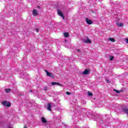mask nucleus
Returning <instances> with one entry per match:
<instances>
[{
	"label": "nucleus",
	"mask_w": 128,
	"mask_h": 128,
	"mask_svg": "<svg viewBox=\"0 0 128 128\" xmlns=\"http://www.w3.org/2000/svg\"><path fill=\"white\" fill-rule=\"evenodd\" d=\"M108 40L112 42H116V40H114V38H109Z\"/></svg>",
	"instance_id": "obj_15"
},
{
	"label": "nucleus",
	"mask_w": 128,
	"mask_h": 128,
	"mask_svg": "<svg viewBox=\"0 0 128 128\" xmlns=\"http://www.w3.org/2000/svg\"><path fill=\"white\" fill-rule=\"evenodd\" d=\"M35 30L36 32H38V30H39L38 29L36 28Z\"/></svg>",
	"instance_id": "obj_21"
},
{
	"label": "nucleus",
	"mask_w": 128,
	"mask_h": 128,
	"mask_svg": "<svg viewBox=\"0 0 128 128\" xmlns=\"http://www.w3.org/2000/svg\"><path fill=\"white\" fill-rule=\"evenodd\" d=\"M2 104H4L5 106H8V108H10V106H12V104L10 102H8L6 101H4L2 102Z\"/></svg>",
	"instance_id": "obj_2"
},
{
	"label": "nucleus",
	"mask_w": 128,
	"mask_h": 128,
	"mask_svg": "<svg viewBox=\"0 0 128 128\" xmlns=\"http://www.w3.org/2000/svg\"><path fill=\"white\" fill-rule=\"evenodd\" d=\"M6 94H8L10 92V89H6Z\"/></svg>",
	"instance_id": "obj_16"
},
{
	"label": "nucleus",
	"mask_w": 128,
	"mask_h": 128,
	"mask_svg": "<svg viewBox=\"0 0 128 128\" xmlns=\"http://www.w3.org/2000/svg\"><path fill=\"white\" fill-rule=\"evenodd\" d=\"M114 92H115L116 94H120V91H118V90H116V89L114 90Z\"/></svg>",
	"instance_id": "obj_17"
},
{
	"label": "nucleus",
	"mask_w": 128,
	"mask_h": 128,
	"mask_svg": "<svg viewBox=\"0 0 128 128\" xmlns=\"http://www.w3.org/2000/svg\"><path fill=\"white\" fill-rule=\"evenodd\" d=\"M58 16H61V18H62L63 20H64V14L62 12H61L60 10H58Z\"/></svg>",
	"instance_id": "obj_3"
},
{
	"label": "nucleus",
	"mask_w": 128,
	"mask_h": 128,
	"mask_svg": "<svg viewBox=\"0 0 128 128\" xmlns=\"http://www.w3.org/2000/svg\"><path fill=\"white\" fill-rule=\"evenodd\" d=\"M106 82L108 83V82H110V80H106Z\"/></svg>",
	"instance_id": "obj_24"
},
{
	"label": "nucleus",
	"mask_w": 128,
	"mask_h": 128,
	"mask_svg": "<svg viewBox=\"0 0 128 128\" xmlns=\"http://www.w3.org/2000/svg\"><path fill=\"white\" fill-rule=\"evenodd\" d=\"M77 52H80V50L77 49Z\"/></svg>",
	"instance_id": "obj_23"
},
{
	"label": "nucleus",
	"mask_w": 128,
	"mask_h": 128,
	"mask_svg": "<svg viewBox=\"0 0 128 128\" xmlns=\"http://www.w3.org/2000/svg\"><path fill=\"white\" fill-rule=\"evenodd\" d=\"M114 56H111L110 57V60H114Z\"/></svg>",
	"instance_id": "obj_19"
},
{
	"label": "nucleus",
	"mask_w": 128,
	"mask_h": 128,
	"mask_svg": "<svg viewBox=\"0 0 128 128\" xmlns=\"http://www.w3.org/2000/svg\"><path fill=\"white\" fill-rule=\"evenodd\" d=\"M24 128H28V127L26 126H24Z\"/></svg>",
	"instance_id": "obj_26"
},
{
	"label": "nucleus",
	"mask_w": 128,
	"mask_h": 128,
	"mask_svg": "<svg viewBox=\"0 0 128 128\" xmlns=\"http://www.w3.org/2000/svg\"><path fill=\"white\" fill-rule=\"evenodd\" d=\"M126 44H128V38L126 39Z\"/></svg>",
	"instance_id": "obj_22"
},
{
	"label": "nucleus",
	"mask_w": 128,
	"mask_h": 128,
	"mask_svg": "<svg viewBox=\"0 0 128 128\" xmlns=\"http://www.w3.org/2000/svg\"><path fill=\"white\" fill-rule=\"evenodd\" d=\"M70 36V34L68 32H64V36L65 38H68V36Z\"/></svg>",
	"instance_id": "obj_14"
},
{
	"label": "nucleus",
	"mask_w": 128,
	"mask_h": 128,
	"mask_svg": "<svg viewBox=\"0 0 128 128\" xmlns=\"http://www.w3.org/2000/svg\"><path fill=\"white\" fill-rule=\"evenodd\" d=\"M30 92H32V90H30Z\"/></svg>",
	"instance_id": "obj_27"
},
{
	"label": "nucleus",
	"mask_w": 128,
	"mask_h": 128,
	"mask_svg": "<svg viewBox=\"0 0 128 128\" xmlns=\"http://www.w3.org/2000/svg\"><path fill=\"white\" fill-rule=\"evenodd\" d=\"M56 84H58V86H62V84L58 82H52V86H56Z\"/></svg>",
	"instance_id": "obj_8"
},
{
	"label": "nucleus",
	"mask_w": 128,
	"mask_h": 128,
	"mask_svg": "<svg viewBox=\"0 0 128 128\" xmlns=\"http://www.w3.org/2000/svg\"><path fill=\"white\" fill-rule=\"evenodd\" d=\"M37 8H38V9L40 8V6H37Z\"/></svg>",
	"instance_id": "obj_25"
},
{
	"label": "nucleus",
	"mask_w": 128,
	"mask_h": 128,
	"mask_svg": "<svg viewBox=\"0 0 128 128\" xmlns=\"http://www.w3.org/2000/svg\"><path fill=\"white\" fill-rule=\"evenodd\" d=\"M88 94L89 96H93L92 92L90 91L88 92Z\"/></svg>",
	"instance_id": "obj_13"
},
{
	"label": "nucleus",
	"mask_w": 128,
	"mask_h": 128,
	"mask_svg": "<svg viewBox=\"0 0 128 128\" xmlns=\"http://www.w3.org/2000/svg\"><path fill=\"white\" fill-rule=\"evenodd\" d=\"M43 90H44V92H46V90H48V87H46V86L44 87Z\"/></svg>",
	"instance_id": "obj_18"
},
{
	"label": "nucleus",
	"mask_w": 128,
	"mask_h": 128,
	"mask_svg": "<svg viewBox=\"0 0 128 128\" xmlns=\"http://www.w3.org/2000/svg\"><path fill=\"white\" fill-rule=\"evenodd\" d=\"M38 14V10L36 9H34L32 10V15L34 16H36Z\"/></svg>",
	"instance_id": "obj_4"
},
{
	"label": "nucleus",
	"mask_w": 128,
	"mask_h": 128,
	"mask_svg": "<svg viewBox=\"0 0 128 128\" xmlns=\"http://www.w3.org/2000/svg\"><path fill=\"white\" fill-rule=\"evenodd\" d=\"M116 25L118 26H124V24L122 23V22H116Z\"/></svg>",
	"instance_id": "obj_12"
},
{
	"label": "nucleus",
	"mask_w": 128,
	"mask_h": 128,
	"mask_svg": "<svg viewBox=\"0 0 128 128\" xmlns=\"http://www.w3.org/2000/svg\"><path fill=\"white\" fill-rule=\"evenodd\" d=\"M86 22L88 24H92V20H89L88 18H86Z\"/></svg>",
	"instance_id": "obj_6"
},
{
	"label": "nucleus",
	"mask_w": 128,
	"mask_h": 128,
	"mask_svg": "<svg viewBox=\"0 0 128 128\" xmlns=\"http://www.w3.org/2000/svg\"><path fill=\"white\" fill-rule=\"evenodd\" d=\"M83 42H84V44H92V40L90 39H86V40H82Z\"/></svg>",
	"instance_id": "obj_5"
},
{
	"label": "nucleus",
	"mask_w": 128,
	"mask_h": 128,
	"mask_svg": "<svg viewBox=\"0 0 128 128\" xmlns=\"http://www.w3.org/2000/svg\"><path fill=\"white\" fill-rule=\"evenodd\" d=\"M42 122H44V124H46V122H47L46 120L44 117L42 118Z\"/></svg>",
	"instance_id": "obj_11"
},
{
	"label": "nucleus",
	"mask_w": 128,
	"mask_h": 128,
	"mask_svg": "<svg viewBox=\"0 0 128 128\" xmlns=\"http://www.w3.org/2000/svg\"><path fill=\"white\" fill-rule=\"evenodd\" d=\"M48 110H50V112H52V104L49 103L46 106Z\"/></svg>",
	"instance_id": "obj_7"
},
{
	"label": "nucleus",
	"mask_w": 128,
	"mask_h": 128,
	"mask_svg": "<svg viewBox=\"0 0 128 128\" xmlns=\"http://www.w3.org/2000/svg\"><path fill=\"white\" fill-rule=\"evenodd\" d=\"M122 112H124V114H128V108H124L122 110Z\"/></svg>",
	"instance_id": "obj_9"
},
{
	"label": "nucleus",
	"mask_w": 128,
	"mask_h": 128,
	"mask_svg": "<svg viewBox=\"0 0 128 128\" xmlns=\"http://www.w3.org/2000/svg\"><path fill=\"white\" fill-rule=\"evenodd\" d=\"M90 74V70H85L82 72L83 74Z\"/></svg>",
	"instance_id": "obj_10"
},
{
	"label": "nucleus",
	"mask_w": 128,
	"mask_h": 128,
	"mask_svg": "<svg viewBox=\"0 0 128 128\" xmlns=\"http://www.w3.org/2000/svg\"><path fill=\"white\" fill-rule=\"evenodd\" d=\"M44 72H46V76H50V78H54V74H52V73L46 70H44Z\"/></svg>",
	"instance_id": "obj_1"
},
{
	"label": "nucleus",
	"mask_w": 128,
	"mask_h": 128,
	"mask_svg": "<svg viewBox=\"0 0 128 128\" xmlns=\"http://www.w3.org/2000/svg\"><path fill=\"white\" fill-rule=\"evenodd\" d=\"M72 94V93H70V92H66V94H68V96H70V94Z\"/></svg>",
	"instance_id": "obj_20"
}]
</instances>
